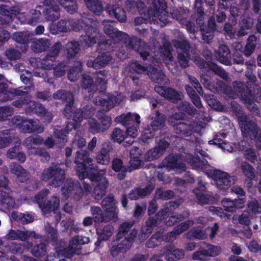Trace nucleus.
<instances>
[{
    "mask_svg": "<svg viewBox=\"0 0 261 261\" xmlns=\"http://www.w3.org/2000/svg\"><path fill=\"white\" fill-rule=\"evenodd\" d=\"M113 22L109 20L103 21L104 32L111 38V40L103 43L98 42V50H100V48H103L104 50L108 51L113 49L116 45L117 47L124 44L126 48L133 49L139 52L143 59L149 57V60H151V63L154 66H156V63L158 64L156 66L158 68L150 67L148 69V68H145L138 62H135L131 63L128 70L132 74L136 73L146 74L150 76L152 81L158 83H164L166 80V76L159 64L161 61L165 62L172 72L173 73L176 72V69L174 68L176 66V63L173 61L170 44L165 38H163V48H157L156 46H154L153 53L149 54L146 51L147 47L144 42L136 38L130 40L127 34L118 31L111 25V23ZM165 83L166 84L167 82H165Z\"/></svg>",
    "mask_w": 261,
    "mask_h": 261,
    "instance_id": "1",
    "label": "nucleus"
},
{
    "mask_svg": "<svg viewBox=\"0 0 261 261\" xmlns=\"http://www.w3.org/2000/svg\"><path fill=\"white\" fill-rule=\"evenodd\" d=\"M53 98L55 99H61L67 102L65 109V115L68 119L72 115V119L68 122L67 129L63 130L60 126H57L55 128L54 134L57 139H59L60 143L64 144L67 141V135L70 131L76 129L81 124L83 118L87 121L89 126V129L93 134L103 132L108 129L111 124V118L108 116H103L101 119V125L97 121L91 118L93 110L89 106H87L83 111L80 109L74 110L73 102V95L70 92L65 93V91L60 90L54 93Z\"/></svg>",
    "mask_w": 261,
    "mask_h": 261,
    "instance_id": "2",
    "label": "nucleus"
},
{
    "mask_svg": "<svg viewBox=\"0 0 261 261\" xmlns=\"http://www.w3.org/2000/svg\"><path fill=\"white\" fill-rule=\"evenodd\" d=\"M61 164H53L48 168L44 169L42 174L41 178L43 180L47 181L53 179L51 185L54 187H59L63 183L62 188V194L66 198L72 196L76 200L87 196L91 193V187L89 184L86 181L83 182V189H82L78 181H73L71 179L65 180V171L60 166Z\"/></svg>",
    "mask_w": 261,
    "mask_h": 261,
    "instance_id": "3",
    "label": "nucleus"
},
{
    "mask_svg": "<svg viewBox=\"0 0 261 261\" xmlns=\"http://www.w3.org/2000/svg\"><path fill=\"white\" fill-rule=\"evenodd\" d=\"M89 155V153L86 150L76 152L75 158L76 173L80 179L88 178L92 182H97L93 195L95 199H100L106 194L108 184L106 178L103 177L106 171L101 170L95 175L94 172L97 170V166L93 165V159Z\"/></svg>",
    "mask_w": 261,
    "mask_h": 261,
    "instance_id": "4",
    "label": "nucleus"
},
{
    "mask_svg": "<svg viewBox=\"0 0 261 261\" xmlns=\"http://www.w3.org/2000/svg\"><path fill=\"white\" fill-rule=\"evenodd\" d=\"M95 83H93V79L89 74H84L83 75L82 86L84 89V93H89L88 95H85L86 98H90L93 94V91L96 89H99L101 92L100 95L96 97L94 102L96 105L105 107L107 110L112 109L116 105L120 103L124 100V97L120 93H116L111 96L108 95L102 92L106 88L107 75L105 71H101L96 73Z\"/></svg>",
    "mask_w": 261,
    "mask_h": 261,
    "instance_id": "5",
    "label": "nucleus"
},
{
    "mask_svg": "<svg viewBox=\"0 0 261 261\" xmlns=\"http://www.w3.org/2000/svg\"><path fill=\"white\" fill-rule=\"evenodd\" d=\"M238 121L244 137V140L239 143L238 148L243 151L247 160L254 163L257 161V156L247 140L249 139L254 140L257 149L261 150V130L255 122L250 119L249 116L245 115L239 116Z\"/></svg>",
    "mask_w": 261,
    "mask_h": 261,
    "instance_id": "6",
    "label": "nucleus"
},
{
    "mask_svg": "<svg viewBox=\"0 0 261 261\" xmlns=\"http://www.w3.org/2000/svg\"><path fill=\"white\" fill-rule=\"evenodd\" d=\"M186 162L198 171L204 172L208 177H212L213 184H215L220 190L225 191L228 189L234 183L235 178L230 176L227 173L218 170L207 171L209 166L206 160H201L198 156H193L191 154L186 155Z\"/></svg>",
    "mask_w": 261,
    "mask_h": 261,
    "instance_id": "7",
    "label": "nucleus"
},
{
    "mask_svg": "<svg viewBox=\"0 0 261 261\" xmlns=\"http://www.w3.org/2000/svg\"><path fill=\"white\" fill-rule=\"evenodd\" d=\"M182 202V200L179 199L177 202H170L166 206V208L164 210H162L159 212L156 216V219H153L150 218L146 222V226L142 228V232L145 235L144 238H146L147 236L150 233L153 227L158 223L159 221L165 219V223L168 226L174 225L175 223L181 221L183 219L187 218L189 215L188 211H185L183 212L182 215H176L174 213H169V211H171L173 208L177 207Z\"/></svg>",
    "mask_w": 261,
    "mask_h": 261,
    "instance_id": "8",
    "label": "nucleus"
},
{
    "mask_svg": "<svg viewBox=\"0 0 261 261\" xmlns=\"http://www.w3.org/2000/svg\"><path fill=\"white\" fill-rule=\"evenodd\" d=\"M219 86L217 91L220 93L226 94L228 97L232 98H237L239 97L244 102L247 108L250 111L255 112L256 114H258L257 106L253 102L255 96L252 95L250 92L248 93L245 91V86L242 83L234 82L233 83V90L230 87L228 86L224 83L219 82L218 83Z\"/></svg>",
    "mask_w": 261,
    "mask_h": 261,
    "instance_id": "9",
    "label": "nucleus"
},
{
    "mask_svg": "<svg viewBox=\"0 0 261 261\" xmlns=\"http://www.w3.org/2000/svg\"><path fill=\"white\" fill-rule=\"evenodd\" d=\"M166 4L164 0H152V7L147 11V17L144 14L145 17L140 16L136 17L135 23L137 25L146 23L148 20L158 24L161 27L166 25L168 22V15L166 11Z\"/></svg>",
    "mask_w": 261,
    "mask_h": 261,
    "instance_id": "10",
    "label": "nucleus"
},
{
    "mask_svg": "<svg viewBox=\"0 0 261 261\" xmlns=\"http://www.w3.org/2000/svg\"><path fill=\"white\" fill-rule=\"evenodd\" d=\"M184 117V114L182 113H175L171 116L169 121L174 126L176 133L182 135L185 137L193 136L196 143L200 146L202 144V141L199 139L197 136L200 135L205 124L202 122L198 123L196 122H193L189 125L184 122L175 123L176 121L181 120Z\"/></svg>",
    "mask_w": 261,
    "mask_h": 261,
    "instance_id": "11",
    "label": "nucleus"
},
{
    "mask_svg": "<svg viewBox=\"0 0 261 261\" xmlns=\"http://www.w3.org/2000/svg\"><path fill=\"white\" fill-rule=\"evenodd\" d=\"M45 9L42 6H38L36 10H32L30 12L32 14V19L26 18L23 13H19L21 9L18 6L13 7L11 9H8L6 5L0 6V15H2L1 24L8 23L12 20L13 17L18 15L17 18L21 23H27L32 24L39 18L41 14V10L44 11Z\"/></svg>",
    "mask_w": 261,
    "mask_h": 261,
    "instance_id": "12",
    "label": "nucleus"
},
{
    "mask_svg": "<svg viewBox=\"0 0 261 261\" xmlns=\"http://www.w3.org/2000/svg\"><path fill=\"white\" fill-rule=\"evenodd\" d=\"M132 226V224L124 223L120 227L116 240L112 243L111 254L113 256H116L119 253L125 252L131 247L134 239L137 234L136 230H134L128 237L127 234Z\"/></svg>",
    "mask_w": 261,
    "mask_h": 261,
    "instance_id": "13",
    "label": "nucleus"
},
{
    "mask_svg": "<svg viewBox=\"0 0 261 261\" xmlns=\"http://www.w3.org/2000/svg\"><path fill=\"white\" fill-rule=\"evenodd\" d=\"M101 206L105 211V215L99 207L92 206L91 213L95 222L99 223L103 221L117 220L118 210L116 202L112 195L108 196L102 201Z\"/></svg>",
    "mask_w": 261,
    "mask_h": 261,
    "instance_id": "14",
    "label": "nucleus"
},
{
    "mask_svg": "<svg viewBox=\"0 0 261 261\" xmlns=\"http://www.w3.org/2000/svg\"><path fill=\"white\" fill-rule=\"evenodd\" d=\"M89 238L83 236H75L70 241L69 246L66 247L65 242L60 241L59 245L56 247V251L58 256H63L68 258L72 257L74 255L81 253V245L89 243Z\"/></svg>",
    "mask_w": 261,
    "mask_h": 261,
    "instance_id": "15",
    "label": "nucleus"
},
{
    "mask_svg": "<svg viewBox=\"0 0 261 261\" xmlns=\"http://www.w3.org/2000/svg\"><path fill=\"white\" fill-rule=\"evenodd\" d=\"M61 47L60 43H56L51 47L49 53L41 62V67L45 70L54 69V74L56 76H62L64 75L67 69L66 65L64 63L58 64L53 67L56 58L58 55Z\"/></svg>",
    "mask_w": 261,
    "mask_h": 261,
    "instance_id": "16",
    "label": "nucleus"
},
{
    "mask_svg": "<svg viewBox=\"0 0 261 261\" xmlns=\"http://www.w3.org/2000/svg\"><path fill=\"white\" fill-rule=\"evenodd\" d=\"M49 192V190L44 189L35 197L32 198L31 201L25 198L24 201L30 204L33 202L37 203L44 214L51 212H53L55 214L59 206V200L56 197H53L47 203H45V198Z\"/></svg>",
    "mask_w": 261,
    "mask_h": 261,
    "instance_id": "17",
    "label": "nucleus"
},
{
    "mask_svg": "<svg viewBox=\"0 0 261 261\" xmlns=\"http://www.w3.org/2000/svg\"><path fill=\"white\" fill-rule=\"evenodd\" d=\"M25 97L27 99H25L24 100L19 99L14 101L13 102L14 106L16 107L23 108L27 114L34 113L39 116L44 117V122L49 123L50 122L53 118L51 113L46 111L41 105L30 100V97L28 96Z\"/></svg>",
    "mask_w": 261,
    "mask_h": 261,
    "instance_id": "18",
    "label": "nucleus"
},
{
    "mask_svg": "<svg viewBox=\"0 0 261 261\" xmlns=\"http://www.w3.org/2000/svg\"><path fill=\"white\" fill-rule=\"evenodd\" d=\"M59 5L63 7L69 13L72 14L77 10L76 2L75 0H57ZM87 8L97 15L103 12V7L99 0H84Z\"/></svg>",
    "mask_w": 261,
    "mask_h": 261,
    "instance_id": "19",
    "label": "nucleus"
},
{
    "mask_svg": "<svg viewBox=\"0 0 261 261\" xmlns=\"http://www.w3.org/2000/svg\"><path fill=\"white\" fill-rule=\"evenodd\" d=\"M193 224L194 223L192 221H187L182 223L177 226L173 231L168 233L165 236L162 235V233H156L152 237L149 242L148 243L147 246L148 247H154L157 245L158 242L161 241L166 242L173 241L176 238L177 235L181 234L184 231L188 229L190 226L193 225Z\"/></svg>",
    "mask_w": 261,
    "mask_h": 261,
    "instance_id": "20",
    "label": "nucleus"
},
{
    "mask_svg": "<svg viewBox=\"0 0 261 261\" xmlns=\"http://www.w3.org/2000/svg\"><path fill=\"white\" fill-rule=\"evenodd\" d=\"M248 211L244 212L239 216H234L232 218V222L234 224H241L246 226H249L250 224V220L257 214L261 213V200L252 199L248 202Z\"/></svg>",
    "mask_w": 261,
    "mask_h": 261,
    "instance_id": "21",
    "label": "nucleus"
},
{
    "mask_svg": "<svg viewBox=\"0 0 261 261\" xmlns=\"http://www.w3.org/2000/svg\"><path fill=\"white\" fill-rule=\"evenodd\" d=\"M207 219L204 217H199L197 219V223L202 225L194 227L188 232L187 238L189 239H204L208 236L207 231H210V238L211 239L214 238L217 234L219 226L217 223H215L214 226L208 228L207 229L204 228V225L207 223Z\"/></svg>",
    "mask_w": 261,
    "mask_h": 261,
    "instance_id": "22",
    "label": "nucleus"
},
{
    "mask_svg": "<svg viewBox=\"0 0 261 261\" xmlns=\"http://www.w3.org/2000/svg\"><path fill=\"white\" fill-rule=\"evenodd\" d=\"M165 116L156 111L152 114L148 123H149L148 128L145 129L141 135V139L144 142H147L155 135V132L162 128L165 122Z\"/></svg>",
    "mask_w": 261,
    "mask_h": 261,
    "instance_id": "23",
    "label": "nucleus"
},
{
    "mask_svg": "<svg viewBox=\"0 0 261 261\" xmlns=\"http://www.w3.org/2000/svg\"><path fill=\"white\" fill-rule=\"evenodd\" d=\"M8 181L5 176H0V192L1 199L0 200V211L6 212L11 208L19 207L21 202H15L9 195V189L8 188Z\"/></svg>",
    "mask_w": 261,
    "mask_h": 261,
    "instance_id": "24",
    "label": "nucleus"
},
{
    "mask_svg": "<svg viewBox=\"0 0 261 261\" xmlns=\"http://www.w3.org/2000/svg\"><path fill=\"white\" fill-rule=\"evenodd\" d=\"M13 125L24 133H41L44 130V127L40 125L38 120L28 119L20 116L13 119Z\"/></svg>",
    "mask_w": 261,
    "mask_h": 261,
    "instance_id": "25",
    "label": "nucleus"
},
{
    "mask_svg": "<svg viewBox=\"0 0 261 261\" xmlns=\"http://www.w3.org/2000/svg\"><path fill=\"white\" fill-rule=\"evenodd\" d=\"M173 43L177 49L178 59L180 66L184 68L187 67L189 65L191 48L189 42L184 38L181 37L180 40H174Z\"/></svg>",
    "mask_w": 261,
    "mask_h": 261,
    "instance_id": "26",
    "label": "nucleus"
},
{
    "mask_svg": "<svg viewBox=\"0 0 261 261\" xmlns=\"http://www.w3.org/2000/svg\"><path fill=\"white\" fill-rule=\"evenodd\" d=\"M182 159L179 155L170 154L163 161L160 168L165 171L174 170L176 173L185 170V164L181 162Z\"/></svg>",
    "mask_w": 261,
    "mask_h": 261,
    "instance_id": "27",
    "label": "nucleus"
},
{
    "mask_svg": "<svg viewBox=\"0 0 261 261\" xmlns=\"http://www.w3.org/2000/svg\"><path fill=\"white\" fill-rule=\"evenodd\" d=\"M5 78L0 74V101H6L12 99L15 96H25L27 91H23L21 88L18 89H8L4 83Z\"/></svg>",
    "mask_w": 261,
    "mask_h": 261,
    "instance_id": "28",
    "label": "nucleus"
},
{
    "mask_svg": "<svg viewBox=\"0 0 261 261\" xmlns=\"http://www.w3.org/2000/svg\"><path fill=\"white\" fill-rule=\"evenodd\" d=\"M43 138L39 136H31L27 138L23 143V145L29 150V154H38L40 156H44L45 160L48 161L49 154L44 150L40 148H35V145L41 144L43 142Z\"/></svg>",
    "mask_w": 261,
    "mask_h": 261,
    "instance_id": "29",
    "label": "nucleus"
},
{
    "mask_svg": "<svg viewBox=\"0 0 261 261\" xmlns=\"http://www.w3.org/2000/svg\"><path fill=\"white\" fill-rule=\"evenodd\" d=\"M80 23L81 22L79 21L75 22L71 20H62L58 22L56 27L54 24H51L49 27L50 32L53 34H56L58 32H66L72 30L78 31L81 30V28L83 27V26L80 27Z\"/></svg>",
    "mask_w": 261,
    "mask_h": 261,
    "instance_id": "30",
    "label": "nucleus"
},
{
    "mask_svg": "<svg viewBox=\"0 0 261 261\" xmlns=\"http://www.w3.org/2000/svg\"><path fill=\"white\" fill-rule=\"evenodd\" d=\"M84 21L86 34L84 37V42L86 46H90L96 42V37L99 35L96 28L97 22L92 21L90 19H86Z\"/></svg>",
    "mask_w": 261,
    "mask_h": 261,
    "instance_id": "31",
    "label": "nucleus"
},
{
    "mask_svg": "<svg viewBox=\"0 0 261 261\" xmlns=\"http://www.w3.org/2000/svg\"><path fill=\"white\" fill-rule=\"evenodd\" d=\"M198 186L201 189H196L194 190L193 192L196 195L198 201L201 204L214 203L218 201V197L212 196L210 194H207L204 191L205 183L202 178H199L198 180Z\"/></svg>",
    "mask_w": 261,
    "mask_h": 261,
    "instance_id": "32",
    "label": "nucleus"
},
{
    "mask_svg": "<svg viewBox=\"0 0 261 261\" xmlns=\"http://www.w3.org/2000/svg\"><path fill=\"white\" fill-rule=\"evenodd\" d=\"M39 236L37 234L33 231L21 230H11L6 236V239L7 240H20L24 241L31 237L35 239H38Z\"/></svg>",
    "mask_w": 261,
    "mask_h": 261,
    "instance_id": "33",
    "label": "nucleus"
},
{
    "mask_svg": "<svg viewBox=\"0 0 261 261\" xmlns=\"http://www.w3.org/2000/svg\"><path fill=\"white\" fill-rule=\"evenodd\" d=\"M45 6L49 7L46 10L45 17L48 21H54L59 19L60 17L59 7L54 0H45L43 2Z\"/></svg>",
    "mask_w": 261,
    "mask_h": 261,
    "instance_id": "34",
    "label": "nucleus"
},
{
    "mask_svg": "<svg viewBox=\"0 0 261 261\" xmlns=\"http://www.w3.org/2000/svg\"><path fill=\"white\" fill-rule=\"evenodd\" d=\"M154 90L162 96L170 100L173 102H177L178 100L181 99L182 95L177 92L170 88H165L163 86H158L155 87Z\"/></svg>",
    "mask_w": 261,
    "mask_h": 261,
    "instance_id": "35",
    "label": "nucleus"
},
{
    "mask_svg": "<svg viewBox=\"0 0 261 261\" xmlns=\"http://www.w3.org/2000/svg\"><path fill=\"white\" fill-rule=\"evenodd\" d=\"M169 143L164 140H161L158 145L148 151L145 155V159L148 161H151L159 158L164 153L168 148Z\"/></svg>",
    "mask_w": 261,
    "mask_h": 261,
    "instance_id": "36",
    "label": "nucleus"
},
{
    "mask_svg": "<svg viewBox=\"0 0 261 261\" xmlns=\"http://www.w3.org/2000/svg\"><path fill=\"white\" fill-rule=\"evenodd\" d=\"M33 34L27 32H17L13 34V39L15 41L22 44L20 48L23 52L27 50L29 40H33Z\"/></svg>",
    "mask_w": 261,
    "mask_h": 261,
    "instance_id": "37",
    "label": "nucleus"
},
{
    "mask_svg": "<svg viewBox=\"0 0 261 261\" xmlns=\"http://www.w3.org/2000/svg\"><path fill=\"white\" fill-rule=\"evenodd\" d=\"M111 60V57L109 54L107 53H101L100 55H98L94 61H88L87 65L89 67H92L94 69H99L107 65Z\"/></svg>",
    "mask_w": 261,
    "mask_h": 261,
    "instance_id": "38",
    "label": "nucleus"
},
{
    "mask_svg": "<svg viewBox=\"0 0 261 261\" xmlns=\"http://www.w3.org/2000/svg\"><path fill=\"white\" fill-rule=\"evenodd\" d=\"M141 154V151L138 148L134 147L130 151L129 172L142 166V161L140 159Z\"/></svg>",
    "mask_w": 261,
    "mask_h": 261,
    "instance_id": "39",
    "label": "nucleus"
},
{
    "mask_svg": "<svg viewBox=\"0 0 261 261\" xmlns=\"http://www.w3.org/2000/svg\"><path fill=\"white\" fill-rule=\"evenodd\" d=\"M245 204L244 198H238L231 200L228 198H224L222 201V204L225 210L232 212L236 208H242Z\"/></svg>",
    "mask_w": 261,
    "mask_h": 261,
    "instance_id": "40",
    "label": "nucleus"
},
{
    "mask_svg": "<svg viewBox=\"0 0 261 261\" xmlns=\"http://www.w3.org/2000/svg\"><path fill=\"white\" fill-rule=\"evenodd\" d=\"M215 56L217 60L221 63L229 65L230 64V55L227 46L221 45L218 50L216 52Z\"/></svg>",
    "mask_w": 261,
    "mask_h": 261,
    "instance_id": "41",
    "label": "nucleus"
},
{
    "mask_svg": "<svg viewBox=\"0 0 261 261\" xmlns=\"http://www.w3.org/2000/svg\"><path fill=\"white\" fill-rule=\"evenodd\" d=\"M202 38L204 41L209 43L213 39L214 32L216 30L215 19L213 17L210 18L208 21L207 28H201Z\"/></svg>",
    "mask_w": 261,
    "mask_h": 261,
    "instance_id": "42",
    "label": "nucleus"
},
{
    "mask_svg": "<svg viewBox=\"0 0 261 261\" xmlns=\"http://www.w3.org/2000/svg\"><path fill=\"white\" fill-rule=\"evenodd\" d=\"M160 255L161 257L162 255H165L168 260H174L181 258L184 256V252L182 250L174 249L173 246H169L165 249Z\"/></svg>",
    "mask_w": 261,
    "mask_h": 261,
    "instance_id": "43",
    "label": "nucleus"
},
{
    "mask_svg": "<svg viewBox=\"0 0 261 261\" xmlns=\"http://www.w3.org/2000/svg\"><path fill=\"white\" fill-rule=\"evenodd\" d=\"M140 117L138 114L129 113L126 114H122L116 117L115 121L116 122L121 123L124 125H127L135 120L138 125L140 123Z\"/></svg>",
    "mask_w": 261,
    "mask_h": 261,
    "instance_id": "44",
    "label": "nucleus"
},
{
    "mask_svg": "<svg viewBox=\"0 0 261 261\" xmlns=\"http://www.w3.org/2000/svg\"><path fill=\"white\" fill-rule=\"evenodd\" d=\"M111 16H114L120 22H124L126 19V16L124 11L120 7L115 6L108 5L106 10Z\"/></svg>",
    "mask_w": 261,
    "mask_h": 261,
    "instance_id": "45",
    "label": "nucleus"
},
{
    "mask_svg": "<svg viewBox=\"0 0 261 261\" xmlns=\"http://www.w3.org/2000/svg\"><path fill=\"white\" fill-rule=\"evenodd\" d=\"M10 168L11 172L17 176L19 181L22 182L27 178L28 173L20 165L12 163L10 164Z\"/></svg>",
    "mask_w": 261,
    "mask_h": 261,
    "instance_id": "46",
    "label": "nucleus"
},
{
    "mask_svg": "<svg viewBox=\"0 0 261 261\" xmlns=\"http://www.w3.org/2000/svg\"><path fill=\"white\" fill-rule=\"evenodd\" d=\"M236 162L238 163V165H240L243 173L246 177L250 180H253L255 178L254 169L249 163L246 161H243L240 163V161L239 159H237Z\"/></svg>",
    "mask_w": 261,
    "mask_h": 261,
    "instance_id": "47",
    "label": "nucleus"
},
{
    "mask_svg": "<svg viewBox=\"0 0 261 261\" xmlns=\"http://www.w3.org/2000/svg\"><path fill=\"white\" fill-rule=\"evenodd\" d=\"M110 150L103 146L97 153L95 160L98 164L106 165L109 164L110 161L109 154Z\"/></svg>",
    "mask_w": 261,
    "mask_h": 261,
    "instance_id": "48",
    "label": "nucleus"
},
{
    "mask_svg": "<svg viewBox=\"0 0 261 261\" xmlns=\"http://www.w3.org/2000/svg\"><path fill=\"white\" fill-rule=\"evenodd\" d=\"M153 189V187L150 185L144 189H135L129 193V198L131 200L137 199L140 197H144L150 194Z\"/></svg>",
    "mask_w": 261,
    "mask_h": 261,
    "instance_id": "49",
    "label": "nucleus"
},
{
    "mask_svg": "<svg viewBox=\"0 0 261 261\" xmlns=\"http://www.w3.org/2000/svg\"><path fill=\"white\" fill-rule=\"evenodd\" d=\"M49 43L47 39H34L32 49L34 52L39 53L45 50L49 46Z\"/></svg>",
    "mask_w": 261,
    "mask_h": 261,
    "instance_id": "50",
    "label": "nucleus"
},
{
    "mask_svg": "<svg viewBox=\"0 0 261 261\" xmlns=\"http://www.w3.org/2000/svg\"><path fill=\"white\" fill-rule=\"evenodd\" d=\"M201 62V64L200 65L201 68H206L205 65L206 64L208 70L210 71H213L214 73L217 74L223 79H226L227 77V74L226 72L216 64L212 63L211 64H205L203 62V60Z\"/></svg>",
    "mask_w": 261,
    "mask_h": 261,
    "instance_id": "51",
    "label": "nucleus"
},
{
    "mask_svg": "<svg viewBox=\"0 0 261 261\" xmlns=\"http://www.w3.org/2000/svg\"><path fill=\"white\" fill-rule=\"evenodd\" d=\"M210 144L218 145L219 147L221 148L223 150L228 152H232L236 150V146H232L228 142H225L220 138H215L213 140L210 141Z\"/></svg>",
    "mask_w": 261,
    "mask_h": 261,
    "instance_id": "52",
    "label": "nucleus"
},
{
    "mask_svg": "<svg viewBox=\"0 0 261 261\" xmlns=\"http://www.w3.org/2000/svg\"><path fill=\"white\" fill-rule=\"evenodd\" d=\"M204 97L207 104L212 109L218 111H222L224 109V106L218 101L213 95L205 94Z\"/></svg>",
    "mask_w": 261,
    "mask_h": 261,
    "instance_id": "53",
    "label": "nucleus"
},
{
    "mask_svg": "<svg viewBox=\"0 0 261 261\" xmlns=\"http://www.w3.org/2000/svg\"><path fill=\"white\" fill-rule=\"evenodd\" d=\"M13 135L10 130L0 132V148L7 146L12 141Z\"/></svg>",
    "mask_w": 261,
    "mask_h": 261,
    "instance_id": "54",
    "label": "nucleus"
},
{
    "mask_svg": "<svg viewBox=\"0 0 261 261\" xmlns=\"http://www.w3.org/2000/svg\"><path fill=\"white\" fill-rule=\"evenodd\" d=\"M252 20L249 18L247 19H245L243 17L242 18L240 24V29L238 32V36H243L247 34V31L249 30L252 26Z\"/></svg>",
    "mask_w": 261,
    "mask_h": 261,
    "instance_id": "55",
    "label": "nucleus"
},
{
    "mask_svg": "<svg viewBox=\"0 0 261 261\" xmlns=\"http://www.w3.org/2000/svg\"><path fill=\"white\" fill-rule=\"evenodd\" d=\"M113 231V227L109 225L104 226L101 229L99 228L97 229L99 238L102 240H107L112 236Z\"/></svg>",
    "mask_w": 261,
    "mask_h": 261,
    "instance_id": "56",
    "label": "nucleus"
},
{
    "mask_svg": "<svg viewBox=\"0 0 261 261\" xmlns=\"http://www.w3.org/2000/svg\"><path fill=\"white\" fill-rule=\"evenodd\" d=\"M126 5L127 9L129 11L134 12L137 9L141 14L145 12V11H143L145 9L144 4L142 2L136 3L134 0H127Z\"/></svg>",
    "mask_w": 261,
    "mask_h": 261,
    "instance_id": "57",
    "label": "nucleus"
},
{
    "mask_svg": "<svg viewBox=\"0 0 261 261\" xmlns=\"http://www.w3.org/2000/svg\"><path fill=\"white\" fill-rule=\"evenodd\" d=\"M45 229L48 241L52 242L53 245L56 246L57 244H55V243L57 241V234L56 230L53 227H51L48 223L45 225Z\"/></svg>",
    "mask_w": 261,
    "mask_h": 261,
    "instance_id": "58",
    "label": "nucleus"
},
{
    "mask_svg": "<svg viewBox=\"0 0 261 261\" xmlns=\"http://www.w3.org/2000/svg\"><path fill=\"white\" fill-rule=\"evenodd\" d=\"M255 41L256 38L254 35L249 36L244 51L246 56L248 57L253 53L255 46Z\"/></svg>",
    "mask_w": 261,
    "mask_h": 261,
    "instance_id": "59",
    "label": "nucleus"
},
{
    "mask_svg": "<svg viewBox=\"0 0 261 261\" xmlns=\"http://www.w3.org/2000/svg\"><path fill=\"white\" fill-rule=\"evenodd\" d=\"M206 255L208 256H216L218 255L221 251L220 246H214L210 244H204Z\"/></svg>",
    "mask_w": 261,
    "mask_h": 261,
    "instance_id": "60",
    "label": "nucleus"
},
{
    "mask_svg": "<svg viewBox=\"0 0 261 261\" xmlns=\"http://www.w3.org/2000/svg\"><path fill=\"white\" fill-rule=\"evenodd\" d=\"M79 44L74 41L68 43L66 45L68 58L74 56L79 50Z\"/></svg>",
    "mask_w": 261,
    "mask_h": 261,
    "instance_id": "61",
    "label": "nucleus"
},
{
    "mask_svg": "<svg viewBox=\"0 0 261 261\" xmlns=\"http://www.w3.org/2000/svg\"><path fill=\"white\" fill-rule=\"evenodd\" d=\"M128 137H125L123 132L119 129L115 128L112 132V139L119 143H121L124 139H127Z\"/></svg>",
    "mask_w": 261,
    "mask_h": 261,
    "instance_id": "62",
    "label": "nucleus"
},
{
    "mask_svg": "<svg viewBox=\"0 0 261 261\" xmlns=\"http://www.w3.org/2000/svg\"><path fill=\"white\" fill-rule=\"evenodd\" d=\"M46 252L45 245L43 243L34 246L32 250L33 255L37 257L44 255Z\"/></svg>",
    "mask_w": 261,
    "mask_h": 261,
    "instance_id": "63",
    "label": "nucleus"
},
{
    "mask_svg": "<svg viewBox=\"0 0 261 261\" xmlns=\"http://www.w3.org/2000/svg\"><path fill=\"white\" fill-rule=\"evenodd\" d=\"M179 109L187 112L190 115H196V110L188 101H182L179 106Z\"/></svg>",
    "mask_w": 261,
    "mask_h": 261,
    "instance_id": "64",
    "label": "nucleus"
}]
</instances>
